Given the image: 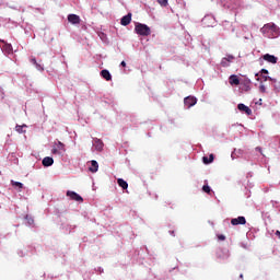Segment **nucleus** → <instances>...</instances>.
<instances>
[{"label":"nucleus","mask_w":280,"mask_h":280,"mask_svg":"<svg viewBox=\"0 0 280 280\" xmlns=\"http://www.w3.org/2000/svg\"><path fill=\"white\" fill-rule=\"evenodd\" d=\"M11 185H12L13 187H18V188H20V189L23 188V183H20V182L11 180Z\"/></svg>","instance_id":"20"},{"label":"nucleus","mask_w":280,"mask_h":280,"mask_svg":"<svg viewBox=\"0 0 280 280\" xmlns=\"http://www.w3.org/2000/svg\"><path fill=\"white\" fill-rule=\"evenodd\" d=\"M213 159H214L213 154H210L209 158L203 156L202 161H203L205 165H209V163H213Z\"/></svg>","instance_id":"17"},{"label":"nucleus","mask_w":280,"mask_h":280,"mask_svg":"<svg viewBox=\"0 0 280 280\" xmlns=\"http://www.w3.org/2000/svg\"><path fill=\"white\" fill-rule=\"evenodd\" d=\"M90 172H92V174H95V172H97L100 170V164L97 163V161L92 160L91 161V166L89 167Z\"/></svg>","instance_id":"11"},{"label":"nucleus","mask_w":280,"mask_h":280,"mask_svg":"<svg viewBox=\"0 0 280 280\" xmlns=\"http://www.w3.org/2000/svg\"><path fill=\"white\" fill-rule=\"evenodd\" d=\"M158 3L162 7V8H167L168 5V0H156Z\"/></svg>","instance_id":"19"},{"label":"nucleus","mask_w":280,"mask_h":280,"mask_svg":"<svg viewBox=\"0 0 280 280\" xmlns=\"http://www.w3.org/2000/svg\"><path fill=\"white\" fill-rule=\"evenodd\" d=\"M31 62H32V65H35V66L38 63V61H36V58H32Z\"/></svg>","instance_id":"28"},{"label":"nucleus","mask_w":280,"mask_h":280,"mask_svg":"<svg viewBox=\"0 0 280 280\" xmlns=\"http://www.w3.org/2000/svg\"><path fill=\"white\" fill-rule=\"evenodd\" d=\"M37 71H45V68L40 63L35 65Z\"/></svg>","instance_id":"25"},{"label":"nucleus","mask_w":280,"mask_h":280,"mask_svg":"<svg viewBox=\"0 0 280 280\" xmlns=\"http://www.w3.org/2000/svg\"><path fill=\"white\" fill-rule=\"evenodd\" d=\"M230 84H235V86L240 85V79L237 78V75L232 74L230 77Z\"/></svg>","instance_id":"15"},{"label":"nucleus","mask_w":280,"mask_h":280,"mask_svg":"<svg viewBox=\"0 0 280 280\" xmlns=\"http://www.w3.org/2000/svg\"><path fill=\"white\" fill-rule=\"evenodd\" d=\"M229 62H233L235 60V57L233 55H229L228 57H224Z\"/></svg>","instance_id":"22"},{"label":"nucleus","mask_w":280,"mask_h":280,"mask_svg":"<svg viewBox=\"0 0 280 280\" xmlns=\"http://www.w3.org/2000/svg\"><path fill=\"white\" fill-rule=\"evenodd\" d=\"M260 32L266 38H277L279 36V27L275 23L265 24Z\"/></svg>","instance_id":"1"},{"label":"nucleus","mask_w":280,"mask_h":280,"mask_svg":"<svg viewBox=\"0 0 280 280\" xmlns=\"http://www.w3.org/2000/svg\"><path fill=\"white\" fill-rule=\"evenodd\" d=\"M136 34L139 36H150L152 34V31L150 27L145 24L137 23L135 27Z\"/></svg>","instance_id":"2"},{"label":"nucleus","mask_w":280,"mask_h":280,"mask_svg":"<svg viewBox=\"0 0 280 280\" xmlns=\"http://www.w3.org/2000/svg\"><path fill=\"white\" fill-rule=\"evenodd\" d=\"M224 240H226V236H224V234H219L218 235V241L219 242H224Z\"/></svg>","instance_id":"24"},{"label":"nucleus","mask_w":280,"mask_h":280,"mask_svg":"<svg viewBox=\"0 0 280 280\" xmlns=\"http://www.w3.org/2000/svg\"><path fill=\"white\" fill-rule=\"evenodd\" d=\"M94 148H95V150H97V152H102V150H104V142H102V140H100V139H95Z\"/></svg>","instance_id":"12"},{"label":"nucleus","mask_w":280,"mask_h":280,"mask_svg":"<svg viewBox=\"0 0 280 280\" xmlns=\"http://www.w3.org/2000/svg\"><path fill=\"white\" fill-rule=\"evenodd\" d=\"M262 59L266 60V62H270L271 65H277V61L279 60L276 56L270 54L264 55Z\"/></svg>","instance_id":"7"},{"label":"nucleus","mask_w":280,"mask_h":280,"mask_svg":"<svg viewBox=\"0 0 280 280\" xmlns=\"http://www.w3.org/2000/svg\"><path fill=\"white\" fill-rule=\"evenodd\" d=\"M120 67H126V61H121Z\"/></svg>","instance_id":"31"},{"label":"nucleus","mask_w":280,"mask_h":280,"mask_svg":"<svg viewBox=\"0 0 280 280\" xmlns=\"http://www.w3.org/2000/svg\"><path fill=\"white\" fill-rule=\"evenodd\" d=\"M0 43H5V40H0Z\"/></svg>","instance_id":"35"},{"label":"nucleus","mask_w":280,"mask_h":280,"mask_svg":"<svg viewBox=\"0 0 280 280\" xmlns=\"http://www.w3.org/2000/svg\"><path fill=\"white\" fill-rule=\"evenodd\" d=\"M131 21H132V13H128L127 15L121 18L120 24L126 27L127 25H130Z\"/></svg>","instance_id":"9"},{"label":"nucleus","mask_w":280,"mask_h":280,"mask_svg":"<svg viewBox=\"0 0 280 280\" xmlns=\"http://www.w3.org/2000/svg\"><path fill=\"white\" fill-rule=\"evenodd\" d=\"M203 21H209V16H206V18L203 19Z\"/></svg>","instance_id":"33"},{"label":"nucleus","mask_w":280,"mask_h":280,"mask_svg":"<svg viewBox=\"0 0 280 280\" xmlns=\"http://www.w3.org/2000/svg\"><path fill=\"white\" fill-rule=\"evenodd\" d=\"M237 108H238V110H241V113H244L246 115H253V109H250V107H248L242 103L237 105Z\"/></svg>","instance_id":"10"},{"label":"nucleus","mask_w":280,"mask_h":280,"mask_svg":"<svg viewBox=\"0 0 280 280\" xmlns=\"http://www.w3.org/2000/svg\"><path fill=\"white\" fill-rule=\"evenodd\" d=\"M66 196H68L70 200H74L75 202H84V198H82V196H80L78 192L73 190H68L66 192Z\"/></svg>","instance_id":"4"},{"label":"nucleus","mask_w":280,"mask_h":280,"mask_svg":"<svg viewBox=\"0 0 280 280\" xmlns=\"http://www.w3.org/2000/svg\"><path fill=\"white\" fill-rule=\"evenodd\" d=\"M260 73H264L265 75H268V70L261 69Z\"/></svg>","instance_id":"29"},{"label":"nucleus","mask_w":280,"mask_h":280,"mask_svg":"<svg viewBox=\"0 0 280 280\" xmlns=\"http://www.w3.org/2000/svg\"><path fill=\"white\" fill-rule=\"evenodd\" d=\"M276 237H278V240H280V231L279 230L276 231Z\"/></svg>","instance_id":"30"},{"label":"nucleus","mask_w":280,"mask_h":280,"mask_svg":"<svg viewBox=\"0 0 280 280\" xmlns=\"http://www.w3.org/2000/svg\"><path fill=\"white\" fill-rule=\"evenodd\" d=\"M51 152L54 154H59L60 156H62V154L67 152V149L65 148V143H62L61 141H58L57 143H55Z\"/></svg>","instance_id":"3"},{"label":"nucleus","mask_w":280,"mask_h":280,"mask_svg":"<svg viewBox=\"0 0 280 280\" xmlns=\"http://www.w3.org/2000/svg\"><path fill=\"white\" fill-rule=\"evenodd\" d=\"M171 235H174V231L171 232Z\"/></svg>","instance_id":"34"},{"label":"nucleus","mask_w":280,"mask_h":280,"mask_svg":"<svg viewBox=\"0 0 280 280\" xmlns=\"http://www.w3.org/2000/svg\"><path fill=\"white\" fill-rule=\"evenodd\" d=\"M202 191H205L206 194H211V187H209V185H203Z\"/></svg>","instance_id":"21"},{"label":"nucleus","mask_w":280,"mask_h":280,"mask_svg":"<svg viewBox=\"0 0 280 280\" xmlns=\"http://www.w3.org/2000/svg\"><path fill=\"white\" fill-rule=\"evenodd\" d=\"M240 224H246V218L238 217V218H234V219L231 220V225L232 226H237Z\"/></svg>","instance_id":"8"},{"label":"nucleus","mask_w":280,"mask_h":280,"mask_svg":"<svg viewBox=\"0 0 280 280\" xmlns=\"http://www.w3.org/2000/svg\"><path fill=\"white\" fill-rule=\"evenodd\" d=\"M42 163L44 167H51V165H54V158L46 156L43 159Z\"/></svg>","instance_id":"13"},{"label":"nucleus","mask_w":280,"mask_h":280,"mask_svg":"<svg viewBox=\"0 0 280 280\" xmlns=\"http://www.w3.org/2000/svg\"><path fill=\"white\" fill-rule=\"evenodd\" d=\"M5 49H7V51L10 54V52L12 51V45L7 44V45H5Z\"/></svg>","instance_id":"27"},{"label":"nucleus","mask_w":280,"mask_h":280,"mask_svg":"<svg viewBox=\"0 0 280 280\" xmlns=\"http://www.w3.org/2000/svg\"><path fill=\"white\" fill-rule=\"evenodd\" d=\"M34 222V219L28 220V224H32Z\"/></svg>","instance_id":"32"},{"label":"nucleus","mask_w":280,"mask_h":280,"mask_svg":"<svg viewBox=\"0 0 280 280\" xmlns=\"http://www.w3.org/2000/svg\"><path fill=\"white\" fill-rule=\"evenodd\" d=\"M265 80H268V77H265Z\"/></svg>","instance_id":"36"},{"label":"nucleus","mask_w":280,"mask_h":280,"mask_svg":"<svg viewBox=\"0 0 280 280\" xmlns=\"http://www.w3.org/2000/svg\"><path fill=\"white\" fill-rule=\"evenodd\" d=\"M259 91H260V93H266V85L260 84L259 85Z\"/></svg>","instance_id":"26"},{"label":"nucleus","mask_w":280,"mask_h":280,"mask_svg":"<svg viewBox=\"0 0 280 280\" xmlns=\"http://www.w3.org/2000/svg\"><path fill=\"white\" fill-rule=\"evenodd\" d=\"M117 184L119 185V187H121V189H128V182L118 178Z\"/></svg>","instance_id":"16"},{"label":"nucleus","mask_w":280,"mask_h":280,"mask_svg":"<svg viewBox=\"0 0 280 280\" xmlns=\"http://www.w3.org/2000/svg\"><path fill=\"white\" fill-rule=\"evenodd\" d=\"M68 21L69 23H71L72 25H80V15L77 14H69L68 15Z\"/></svg>","instance_id":"6"},{"label":"nucleus","mask_w":280,"mask_h":280,"mask_svg":"<svg viewBox=\"0 0 280 280\" xmlns=\"http://www.w3.org/2000/svg\"><path fill=\"white\" fill-rule=\"evenodd\" d=\"M184 104L187 108H191V106H196V104H198V98L194 96H187L184 98Z\"/></svg>","instance_id":"5"},{"label":"nucleus","mask_w":280,"mask_h":280,"mask_svg":"<svg viewBox=\"0 0 280 280\" xmlns=\"http://www.w3.org/2000/svg\"><path fill=\"white\" fill-rule=\"evenodd\" d=\"M101 75L102 78H104V80H106L107 82H110V80H113V75H110V72L108 70H102L101 71Z\"/></svg>","instance_id":"14"},{"label":"nucleus","mask_w":280,"mask_h":280,"mask_svg":"<svg viewBox=\"0 0 280 280\" xmlns=\"http://www.w3.org/2000/svg\"><path fill=\"white\" fill-rule=\"evenodd\" d=\"M221 65L223 67H230V62L226 59H224V58L221 60Z\"/></svg>","instance_id":"23"},{"label":"nucleus","mask_w":280,"mask_h":280,"mask_svg":"<svg viewBox=\"0 0 280 280\" xmlns=\"http://www.w3.org/2000/svg\"><path fill=\"white\" fill-rule=\"evenodd\" d=\"M27 126H25V125H23V126H21V125H16L15 126V130H16V132H19L20 135H23V132H25L24 130H23V128H26Z\"/></svg>","instance_id":"18"}]
</instances>
